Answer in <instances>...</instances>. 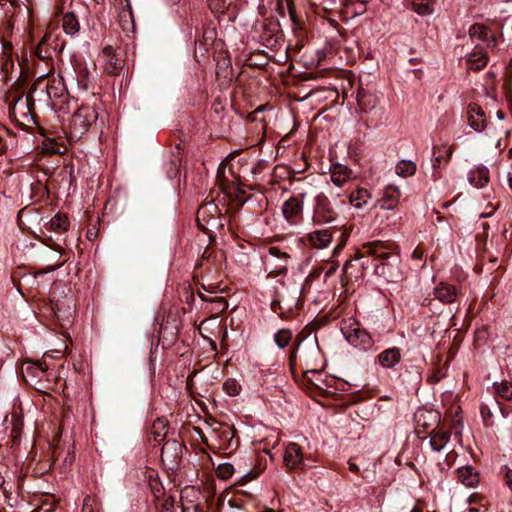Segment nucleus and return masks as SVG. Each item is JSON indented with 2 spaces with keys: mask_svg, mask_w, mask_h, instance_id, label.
Wrapping results in <instances>:
<instances>
[{
  "mask_svg": "<svg viewBox=\"0 0 512 512\" xmlns=\"http://www.w3.org/2000/svg\"><path fill=\"white\" fill-rule=\"evenodd\" d=\"M243 476L246 478L247 481H250V480H252L253 478L256 477V475L253 474L251 471L247 472V473H244Z\"/></svg>",
  "mask_w": 512,
  "mask_h": 512,
  "instance_id": "57",
  "label": "nucleus"
},
{
  "mask_svg": "<svg viewBox=\"0 0 512 512\" xmlns=\"http://www.w3.org/2000/svg\"><path fill=\"white\" fill-rule=\"evenodd\" d=\"M443 150L444 154H439L437 156H435V158L433 159V167H437V166H440V164L442 163V161H445L446 163H448L453 155V148L452 146H448V145H443L441 148H438V150ZM437 150V147H434V153L436 152Z\"/></svg>",
  "mask_w": 512,
  "mask_h": 512,
  "instance_id": "37",
  "label": "nucleus"
},
{
  "mask_svg": "<svg viewBox=\"0 0 512 512\" xmlns=\"http://www.w3.org/2000/svg\"><path fill=\"white\" fill-rule=\"evenodd\" d=\"M217 476L220 479L227 480L234 473V466L230 463H223L217 467Z\"/></svg>",
  "mask_w": 512,
  "mask_h": 512,
  "instance_id": "40",
  "label": "nucleus"
},
{
  "mask_svg": "<svg viewBox=\"0 0 512 512\" xmlns=\"http://www.w3.org/2000/svg\"><path fill=\"white\" fill-rule=\"evenodd\" d=\"M497 117L500 119V120H503L505 118V113L503 111H498L497 112Z\"/></svg>",
  "mask_w": 512,
  "mask_h": 512,
  "instance_id": "63",
  "label": "nucleus"
},
{
  "mask_svg": "<svg viewBox=\"0 0 512 512\" xmlns=\"http://www.w3.org/2000/svg\"><path fill=\"white\" fill-rule=\"evenodd\" d=\"M47 366L42 362L26 361L22 366V376L30 385H36L47 379Z\"/></svg>",
  "mask_w": 512,
  "mask_h": 512,
  "instance_id": "11",
  "label": "nucleus"
},
{
  "mask_svg": "<svg viewBox=\"0 0 512 512\" xmlns=\"http://www.w3.org/2000/svg\"><path fill=\"white\" fill-rule=\"evenodd\" d=\"M469 180L472 185L476 187H483L489 182L488 170L485 167L477 169V171L471 173Z\"/></svg>",
  "mask_w": 512,
  "mask_h": 512,
  "instance_id": "33",
  "label": "nucleus"
},
{
  "mask_svg": "<svg viewBox=\"0 0 512 512\" xmlns=\"http://www.w3.org/2000/svg\"><path fill=\"white\" fill-rule=\"evenodd\" d=\"M198 295L201 298V300H203V301L209 302V299H211V297L206 296L202 291H199Z\"/></svg>",
  "mask_w": 512,
  "mask_h": 512,
  "instance_id": "61",
  "label": "nucleus"
},
{
  "mask_svg": "<svg viewBox=\"0 0 512 512\" xmlns=\"http://www.w3.org/2000/svg\"><path fill=\"white\" fill-rule=\"evenodd\" d=\"M342 332L351 345L363 351L370 350L374 345L372 336L358 324L342 327Z\"/></svg>",
  "mask_w": 512,
  "mask_h": 512,
  "instance_id": "6",
  "label": "nucleus"
},
{
  "mask_svg": "<svg viewBox=\"0 0 512 512\" xmlns=\"http://www.w3.org/2000/svg\"><path fill=\"white\" fill-rule=\"evenodd\" d=\"M373 257L378 263L374 264L375 274L383 277L387 282L397 283L402 279L400 258L392 254L381 241L368 242L357 251L356 257Z\"/></svg>",
  "mask_w": 512,
  "mask_h": 512,
  "instance_id": "1",
  "label": "nucleus"
},
{
  "mask_svg": "<svg viewBox=\"0 0 512 512\" xmlns=\"http://www.w3.org/2000/svg\"><path fill=\"white\" fill-rule=\"evenodd\" d=\"M210 207H212L213 209H216V206L213 203H207V204L201 206L197 212V219L199 220L200 217H204L205 213L209 210Z\"/></svg>",
  "mask_w": 512,
  "mask_h": 512,
  "instance_id": "48",
  "label": "nucleus"
},
{
  "mask_svg": "<svg viewBox=\"0 0 512 512\" xmlns=\"http://www.w3.org/2000/svg\"><path fill=\"white\" fill-rule=\"evenodd\" d=\"M333 238V228L319 229L308 234L309 243L316 249L326 248Z\"/></svg>",
  "mask_w": 512,
  "mask_h": 512,
  "instance_id": "16",
  "label": "nucleus"
},
{
  "mask_svg": "<svg viewBox=\"0 0 512 512\" xmlns=\"http://www.w3.org/2000/svg\"><path fill=\"white\" fill-rule=\"evenodd\" d=\"M357 103L364 113L377 114L379 111V97L375 92L360 88L357 93Z\"/></svg>",
  "mask_w": 512,
  "mask_h": 512,
  "instance_id": "13",
  "label": "nucleus"
},
{
  "mask_svg": "<svg viewBox=\"0 0 512 512\" xmlns=\"http://www.w3.org/2000/svg\"><path fill=\"white\" fill-rule=\"evenodd\" d=\"M97 505L98 503L95 498L87 496L82 505V512H99Z\"/></svg>",
  "mask_w": 512,
  "mask_h": 512,
  "instance_id": "43",
  "label": "nucleus"
},
{
  "mask_svg": "<svg viewBox=\"0 0 512 512\" xmlns=\"http://www.w3.org/2000/svg\"><path fill=\"white\" fill-rule=\"evenodd\" d=\"M292 336L293 334L290 329H280L274 335V341L279 348L283 349L289 345L292 340Z\"/></svg>",
  "mask_w": 512,
  "mask_h": 512,
  "instance_id": "36",
  "label": "nucleus"
},
{
  "mask_svg": "<svg viewBox=\"0 0 512 512\" xmlns=\"http://www.w3.org/2000/svg\"><path fill=\"white\" fill-rule=\"evenodd\" d=\"M280 308V302L279 301H273L272 304H271V309L278 313L280 317H282V312H278L277 309Z\"/></svg>",
  "mask_w": 512,
  "mask_h": 512,
  "instance_id": "52",
  "label": "nucleus"
},
{
  "mask_svg": "<svg viewBox=\"0 0 512 512\" xmlns=\"http://www.w3.org/2000/svg\"><path fill=\"white\" fill-rule=\"evenodd\" d=\"M276 12L281 17H285L288 14L292 23L298 25L296 7L292 0H277Z\"/></svg>",
  "mask_w": 512,
  "mask_h": 512,
  "instance_id": "26",
  "label": "nucleus"
},
{
  "mask_svg": "<svg viewBox=\"0 0 512 512\" xmlns=\"http://www.w3.org/2000/svg\"><path fill=\"white\" fill-rule=\"evenodd\" d=\"M175 500L172 496L163 499L161 503V512H174Z\"/></svg>",
  "mask_w": 512,
  "mask_h": 512,
  "instance_id": "45",
  "label": "nucleus"
},
{
  "mask_svg": "<svg viewBox=\"0 0 512 512\" xmlns=\"http://www.w3.org/2000/svg\"><path fill=\"white\" fill-rule=\"evenodd\" d=\"M348 464H349V470L350 471H352V472H358L359 471V467L355 463L349 461Z\"/></svg>",
  "mask_w": 512,
  "mask_h": 512,
  "instance_id": "56",
  "label": "nucleus"
},
{
  "mask_svg": "<svg viewBox=\"0 0 512 512\" xmlns=\"http://www.w3.org/2000/svg\"><path fill=\"white\" fill-rule=\"evenodd\" d=\"M98 119L95 107L82 104L72 115L70 121V138L80 140Z\"/></svg>",
  "mask_w": 512,
  "mask_h": 512,
  "instance_id": "2",
  "label": "nucleus"
},
{
  "mask_svg": "<svg viewBox=\"0 0 512 512\" xmlns=\"http://www.w3.org/2000/svg\"><path fill=\"white\" fill-rule=\"evenodd\" d=\"M336 271V267L333 265L331 266L325 273L326 277H330L334 272Z\"/></svg>",
  "mask_w": 512,
  "mask_h": 512,
  "instance_id": "58",
  "label": "nucleus"
},
{
  "mask_svg": "<svg viewBox=\"0 0 512 512\" xmlns=\"http://www.w3.org/2000/svg\"><path fill=\"white\" fill-rule=\"evenodd\" d=\"M223 388L230 396L238 395L241 390V386L234 379L226 380L223 384Z\"/></svg>",
  "mask_w": 512,
  "mask_h": 512,
  "instance_id": "41",
  "label": "nucleus"
},
{
  "mask_svg": "<svg viewBox=\"0 0 512 512\" xmlns=\"http://www.w3.org/2000/svg\"><path fill=\"white\" fill-rule=\"evenodd\" d=\"M168 431V421L165 418H157L151 425L148 440L161 443Z\"/></svg>",
  "mask_w": 512,
  "mask_h": 512,
  "instance_id": "21",
  "label": "nucleus"
},
{
  "mask_svg": "<svg viewBox=\"0 0 512 512\" xmlns=\"http://www.w3.org/2000/svg\"><path fill=\"white\" fill-rule=\"evenodd\" d=\"M235 433V428L227 423H216L212 428V436L215 438L217 447L230 452L238 445V441L234 440Z\"/></svg>",
  "mask_w": 512,
  "mask_h": 512,
  "instance_id": "7",
  "label": "nucleus"
},
{
  "mask_svg": "<svg viewBox=\"0 0 512 512\" xmlns=\"http://www.w3.org/2000/svg\"><path fill=\"white\" fill-rule=\"evenodd\" d=\"M70 222L65 214L58 213L45 223V228L58 234H62L68 230Z\"/></svg>",
  "mask_w": 512,
  "mask_h": 512,
  "instance_id": "23",
  "label": "nucleus"
},
{
  "mask_svg": "<svg viewBox=\"0 0 512 512\" xmlns=\"http://www.w3.org/2000/svg\"><path fill=\"white\" fill-rule=\"evenodd\" d=\"M416 172V164L411 160H402L396 166V173L403 177L412 176Z\"/></svg>",
  "mask_w": 512,
  "mask_h": 512,
  "instance_id": "35",
  "label": "nucleus"
},
{
  "mask_svg": "<svg viewBox=\"0 0 512 512\" xmlns=\"http://www.w3.org/2000/svg\"><path fill=\"white\" fill-rule=\"evenodd\" d=\"M119 5L121 9L119 12L120 26L125 32L134 31L135 22L130 0H119Z\"/></svg>",
  "mask_w": 512,
  "mask_h": 512,
  "instance_id": "17",
  "label": "nucleus"
},
{
  "mask_svg": "<svg viewBox=\"0 0 512 512\" xmlns=\"http://www.w3.org/2000/svg\"><path fill=\"white\" fill-rule=\"evenodd\" d=\"M209 302L215 303L217 306V309L221 312L224 311L228 307L227 301L223 297H220V296L211 297V299H209Z\"/></svg>",
  "mask_w": 512,
  "mask_h": 512,
  "instance_id": "46",
  "label": "nucleus"
},
{
  "mask_svg": "<svg viewBox=\"0 0 512 512\" xmlns=\"http://www.w3.org/2000/svg\"><path fill=\"white\" fill-rule=\"evenodd\" d=\"M505 480H506V484L512 491V470H510V469L507 470V472L505 474Z\"/></svg>",
  "mask_w": 512,
  "mask_h": 512,
  "instance_id": "49",
  "label": "nucleus"
},
{
  "mask_svg": "<svg viewBox=\"0 0 512 512\" xmlns=\"http://www.w3.org/2000/svg\"><path fill=\"white\" fill-rule=\"evenodd\" d=\"M377 361L384 368H393L401 361V350L398 347L388 348L377 356Z\"/></svg>",
  "mask_w": 512,
  "mask_h": 512,
  "instance_id": "20",
  "label": "nucleus"
},
{
  "mask_svg": "<svg viewBox=\"0 0 512 512\" xmlns=\"http://www.w3.org/2000/svg\"><path fill=\"white\" fill-rule=\"evenodd\" d=\"M400 198V191L395 186H388L384 191V195L380 200V207L384 210L393 209Z\"/></svg>",
  "mask_w": 512,
  "mask_h": 512,
  "instance_id": "24",
  "label": "nucleus"
},
{
  "mask_svg": "<svg viewBox=\"0 0 512 512\" xmlns=\"http://www.w3.org/2000/svg\"><path fill=\"white\" fill-rule=\"evenodd\" d=\"M423 251L419 248H416L412 253V258L416 260H421L423 258Z\"/></svg>",
  "mask_w": 512,
  "mask_h": 512,
  "instance_id": "50",
  "label": "nucleus"
},
{
  "mask_svg": "<svg viewBox=\"0 0 512 512\" xmlns=\"http://www.w3.org/2000/svg\"><path fill=\"white\" fill-rule=\"evenodd\" d=\"M263 109H264V107H263V106H260L258 109H256V110H255V111L250 115L251 120H253V121H254V120H256V119H257L256 115H257L258 113L262 112V111H263Z\"/></svg>",
  "mask_w": 512,
  "mask_h": 512,
  "instance_id": "54",
  "label": "nucleus"
},
{
  "mask_svg": "<svg viewBox=\"0 0 512 512\" xmlns=\"http://www.w3.org/2000/svg\"><path fill=\"white\" fill-rule=\"evenodd\" d=\"M370 198L368 190L359 188L349 195L350 203L357 209L362 208Z\"/></svg>",
  "mask_w": 512,
  "mask_h": 512,
  "instance_id": "32",
  "label": "nucleus"
},
{
  "mask_svg": "<svg viewBox=\"0 0 512 512\" xmlns=\"http://www.w3.org/2000/svg\"><path fill=\"white\" fill-rule=\"evenodd\" d=\"M442 377H443V375L437 373V374H434L433 376H431L430 379H431V382L437 383L441 380Z\"/></svg>",
  "mask_w": 512,
  "mask_h": 512,
  "instance_id": "55",
  "label": "nucleus"
},
{
  "mask_svg": "<svg viewBox=\"0 0 512 512\" xmlns=\"http://www.w3.org/2000/svg\"><path fill=\"white\" fill-rule=\"evenodd\" d=\"M330 172L332 182L339 187L349 181L352 176V170L340 163L333 164Z\"/></svg>",
  "mask_w": 512,
  "mask_h": 512,
  "instance_id": "22",
  "label": "nucleus"
},
{
  "mask_svg": "<svg viewBox=\"0 0 512 512\" xmlns=\"http://www.w3.org/2000/svg\"><path fill=\"white\" fill-rule=\"evenodd\" d=\"M182 509H183V512H188L190 508H189V507H185V506L183 505V508H182ZM192 512H200V507H199V505H193V506H192Z\"/></svg>",
  "mask_w": 512,
  "mask_h": 512,
  "instance_id": "53",
  "label": "nucleus"
},
{
  "mask_svg": "<svg viewBox=\"0 0 512 512\" xmlns=\"http://www.w3.org/2000/svg\"><path fill=\"white\" fill-rule=\"evenodd\" d=\"M467 120L469 126L476 132H482L486 127L485 112L483 109L475 104H469L467 107Z\"/></svg>",
  "mask_w": 512,
  "mask_h": 512,
  "instance_id": "15",
  "label": "nucleus"
},
{
  "mask_svg": "<svg viewBox=\"0 0 512 512\" xmlns=\"http://www.w3.org/2000/svg\"><path fill=\"white\" fill-rule=\"evenodd\" d=\"M458 479L467 487H475L479 482L478 473L470 466L458 469Z\"/></svg>",
  "mask_w": 512,
  "mask_h": 512,
  "instance_id": "28",
  "label": "nucleus"
},
{
  "mask_svg": "<svg viewBox=\"0 0 512 512\" xmlns=\"http://www.w3.org/2000/svg\"><path fill=\"white\" fill-rule=\"evenodd\" d=\"M73 460H74V454H73V453L68 452V455H67V457L65 458V462H66V463L71 464V463L73 462Z\"/></svg>",
  "mask_w": 512,
  "mask_h": 512,
  "instance_id": "59",
  "label": "nucleus"
},
{
  "mask_svg": "<svg viewBox=\"0 0 512 512\" xmlns=\"http://www.w3.org/2000/svg\"><path fill=\"white\" fill-rule=\"evenodd\" d=\"M54 309L55 314L57 315L58 318L64 317L66 319H69L74 312L72 298L67 299L66 303H60L59 301H57L55 303Z\"/></svg>",
  "mask_w": 512,
  "mask_h": 512,
  "instance_id": "34",
  "label": "nucleus"
},
{
  "mask_svg": "<svg viewBox=\"0 0 512 512\" xmlns=\"http://www.w3.org/2000/svg\"><path fill=\"white\" fill-rule=\"evenodd\" d=\"M259 42L272 50H277L283 40V32L277 19L266 18L260 24Z\"/></svg>",
  "mask_w": 512,
  "mask_h": 512,
  "instance_id": "4",
  "label": "nucleus"
},
{
  "mask_svg": "<svg viewBox=\"0 0 512 512\" xmlns=\"http://www.w3.org/2000/svg\"><path fill=\"white\" fill-rule=\"evenodd\" d=\"M436 0H411L412 9L419 15H430L434 11Z\"/></svg>",
  "mask_w": 512,
  "mask_h": 512,
  "instance_id": "31",
  "label": "nucleus"
},
{
  "mask_svg": "<svg viewBox=\"0 0 512 512\" xmlns=\"http://www.w3.org/2000/svg\"><path fill=\"white\" fill-rule=\"evenodd\" d=\"M334 237L337 236L339 239V244L335 247L334 253H338L343 246L346 244L348 239V234L345 231H342L341 228L333 227Z\"/></svg>",
  "mask_w": 512,
  "mask_h": 512,
  "instance_id": "42",
  "label": "nucleus"
},
{
  "mask_svg": "<svg viewBox=\"0 0 512 512\" xmlns=\"http://www.w3.org/2000/svg\"><path fill=\"white\" fill-rule=\"evenodd\" d=\"M269 254L283 262V264H280L279 266H276L274 270H271L269 274H274L276 276L285 273L287 271L289 255L286 252H282L280 248L275 246L269 248Z\"/></svg>",
  "mask_w": 512,
  "mask_h": 512,
  "instance_id": "29",
  "label": "nucleus"
},
{
  "mask_svg": "<svg viewBox=\"0 0 512 512\" xmlns=\"http://www.w3.org/2000/svg\"><path fill=\"white\" fill-rule=\"evenodd\" d=\"M201 288L208 292V293H216V290H217V286H214V285H209L208 287H206L204 284L201 286Z\"/></svg>",
  "mask_w": 512,
  "mask_h": 512,
  "instance_id": "51",
  "label": "nucleus"
},
{
  "mask_svg": "<svg viewBox=\"0 0 512 512\" xmlns=\"http://www.w3.org/2000/svg\"><path fill=\"white\" fill-rule=\"evenodd\" d=\"M450 440V432L442 429H435L431 433L430 445L434 451H441Z\"/></svg>",
  "mask_w": 512,
  "mask_h": 512,
  "instance_id": "27",
  "label": "nucleus"
},
{
  "mask_svg": "<svg viewBox=\"0 0 512 512\" xmlns=\"http://www.w3.org/2000/svg\"><path fill=\"white\" fill-rule=\"evenodd\" d=\"M305 458L299 444L291 442L284 453V463L289 470L304 469Z\"/></svg>",
  "mask_w": 512,
  "mask_h": 512,
  "instance_id": "12",
  "label": "nucleus"
},
{
  "mask_svg": "<svg viewBox=\"0 0 512 512\" xmlns=\"http://www.w3.org/2000/svg\"><path fill=\"white\" fill-rule=\"evenodd\" d=\"M210 9L213 12H221L223 13L227 8L226 0H207Z\"/></svg>",
  "mask_w": 512,
  "mask_h": 512,
  "instance_id": "44",
  "label": "nucleus"
},
{
  "mask_svg": "<svg viewBox=\"0 0 512 512\" xmlns=\"http://www.w3.org/2000/svg\"><path fill=\"white\" fill-rule=\"evenodd\" d=\"M471 40L476 44V49L494 50L497 46V40L494 32L483 24H473L469 29Z\"/></svg>",
  "mask_w": 512,
  "mask_h": 512,
  "instance_id": "5",
  "label": "nucleus"
},
{
  "mask_svg": "<svg viewBox=\"0 0 512 512\" xmlns=\"http://www.w3.org/2000/svg\"><path fill=\"white\" fill-rule=\"evenodd\" d=\"M496 394L506 400H512V382L494 383Z\"/></svg>",
  "mask_w": 512,
  "mask_h": 512,
  "instance_id": "38",
  "label": "nucleus"
},
{
  "mask_svg": "<svg viewBox=\"0 0 512 512\" xmlns=\"http://www.w3.org/2000/svg\"><path fill=\"white\" fill-rule=\"evenodd\" d=\"M481 417L486 427H493L496 418H505L506 413L496 397H490L480 407Z\"/></svg>",
  "mask_w": 512,
  "mask_h": 512,
  "instance_id": "10",
  "label": "nucleus"
},
{
  "mask_svg": "<svg viewBox=\"0 0 512 512\" xmlns=\"http://www.w3.org/2000/svg\"><path fill=\"white\" fill-rule=\"evenodd\" d=\"M458 294L459 290L455 286L445 282H440L434 288V295L436 299L444 304L453 303L457 299Z\"/></svg>",
  "mask_w": 512,
  "mask_h": 512,
  "instance_id": "18",
  "label": "nucleus"
},
{
  "mask_svg": "<svg viewBox=\"0 0 512 512\" xmlns=\"http://www.w3.org/2000/svg\"><path fill=\"white\" fill-rule=\"evenodd\" d=\"M487 62L488 56L486 51L479 49L468 56L466 65L468 70L478 71L483 69L487 65Z\"/></svg>",
  "mask_w": 512,
  "mask_h": 512,
  "instance_id": "25",
  "label": "nucleus"
},
{
  "mask_svg": "<svg viewBox=\"0 0 512 512\" xmlns=\"http://www.w3.org/2000/svg\"><path fill=\"white\" fill-rule=\"evenodd\" d=\"M336 215L328 197L323 193L318 194L314 207L313 222L315 224L329 223L336 219Z\"/></svg>",
  "mask_w": 512,
  "mask_h": 512,
  "instance_id": "9",
  "label": "nucleus"
},
{
  "mask_svg": "<svg viewBox=\"0 0 512 512\" xmlns=\"http://www.w3.org/2000/svg\"><path fill=\"white\" fill-rule=\"evenodd\" d=\"M77 82H78V87L80 89L87 90V84L84 82V80L78 79Z\"/></svg>",
  "mask_w": 512,
  "mask_h": 512,
  "instance_id": "60",
  "label": "nucleus"
},
{
  "mask_svg": "<svg viewBox=\"0 0 512 512\" xmlns=\"http://www.w3.org/2000/svg\"><path fill=\"white\" fill-rule=\"evenodd\" d=\"M303 204L299 197H290L282 206L285 219L291 224H297L302 219Z\"/></svg>",
  "mask_w": 512,
  "mask_h": 512,
  "instance_id": "14",
  "label": "nucleus"
},
{
  "mask_svg": "<svg viewBox=\"0 0 512 512\" xmlns=\"http://www.w3.org/2000/svg\"><path fill=\"white\" fill-rule=\"evenodd\" d=\"M6 101L9 106V113L15 118H21L23 121L33 119V111L35 102L32 95L28 94L23 98V93L10 92L7 95Z\"/></svg>",
  "mask_w": 512,
  "mask_h": 512,
  "instance_id": "3",
  "label": "nucleus"
},
{
  "mask_svg": "<svg viewBox=\"0 0 512 512\" xmlns=\"http://www.w3.org/2000/svg\"><path fill=\"white\" fill-rule=\"evenodd\" d=\"M49 38H50V35L45 34L36 47V51H35L36 55L41 60H46V59L51 58L50 52L45 47V43L48 41Z\"/></svg>",
  "mask_w": 512,
  "mask_h": 512,
  "instance_id": "39",
  "label": "nucleus"
},
{
  "mask_svg": "<svg viewBox=\"0 0 512 512\" xmlns=\"http://www.w3.org/2000/svg\"><path fill=\"white\" fill-rule=\"evenodd\" d=\"M62 27L66 34L74 35L80 29L79 21L73 12H67L62 18Z\"/></svg>",
  "mask_w": 512,
  "mask_h": 512,
  "instance_id": "30",
  "label": "nucleus"
},
{
  "mask_svg": "<svg viewBox=\"0 0 512 512\" xmlns=\"http://www.w3.org/2000/svg\"><path fill=\"white\" fill-rule=\"evenodd\" d=\"M508 183H509V187L512 190V175L511 174L508 175Z\"/></svg>",
  "mask_w": 512,
  "mask_h": 512,
  "instance_id": "64",
  "label": "nucleus"
},
{
  "mask_svg": "<svg viewBox=\"0 0 512 512\" xmlns=\"http://www.w3.org/2000/svg\"><path fill=\"white\" fill-rule=\"evenodd\" d=\"M299 345H300V342L291 349L290 354H289V366L292 371H294L295 366H296L297 352H298Z\"/></svg>",
  "mask_w": 512,
  "mask_h": 512,
  "instance_id": "47",
  "label": "nucleus"
},
{
  "mask_svg": "<svg viewBox=\"0 0 512 512\" xmlns=\"http://www.w3.org/2000/svg\"><path fill=\"white\" fill-rule=\"evenodd\" d=\"M182 453V445L176 440L166 441L161 449L162 462L177 463Z\"/></svg>",
  "mask_w": 512,
  "mask_h": 512,
  "instance_id": "19",
  "label": "nucleus"
},
{
  "mask_svg": "<svg viewBox=\"0 0 512 512\" xmlns=\"http://www.w3.org/2000/svg\"><path fill=\"white\" fill-rule=\"evenodd\" d=\"M295 197H299L301 199V201L303 202L305 197H306V192H300L298 195H296Z\"/></svg>",
  "mask_w": 512,
  "mask_h": 512,
  "instance_id": "62",
  "label": "nucleus"
},
{
  "mask_svg": "<svg viewBox=\"0 0 512 512\" xmlns=\"http://www.w3.org/2000/svg\"><path fill=\"white\" fill-rule=\"evenodd\" d=\"M101 57L103 70L107 74L117 76L122 72L125 60L122 58L121 53L112 45H107L103 48Z\"/></svg>",
  "mask_w": 512,
  "mask_h": 512,
  "instance_id": "8",
  "label": "nucleus"
}]
</instances>
